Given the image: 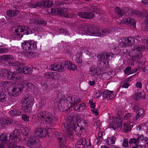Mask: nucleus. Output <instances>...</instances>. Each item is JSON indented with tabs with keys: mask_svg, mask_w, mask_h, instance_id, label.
Instances as JSON below:
<instances>
[{
	"mask_svg": "<svg viewBox=\"0 0 148 148\" xmlns=\"http://www.w3.org/2000/svg\"><path fill=\"white\" fill-rule=\"evenodd\" d=\"M77 31L81 34L95 36H103L111 32L110 29H104L101 31L93 26L81 25L77 26Z\"/></svg>",
	"mask_w": 148,
	"mask_h": 148,
	"instance_id": "nucleus-1",
	"label": "nucleus"
},
{
	"mask_svg": "<svg viewBox=\"0 0 148 148\" xmlns=\"http://www.w3.org/2000/svg\"><path fill=\"white\" fill-rule=\"evenodd\" d=\"M88 125L87 122L85 120L77 119V120H73L68 123L64 124L65 130L68 135H71L72 131L74 130L76 134L81 135L82 130L86 128Z\"/></svg>",
	"mask_w": 148,
	"mask_h": 148,
	"instance_id": "nucleus-2",
	"label": "nucleus"
},
{
	"mask_svg": "<svg viewBox=\"0 0 148 148\" xmlns=\"http://www.w3.org/2000/svg\"><path fill=\"white\" fill-rule=\"evenodd\" d=\"M38 117L42 121H45L47 125L51 126L55 125V117L51 113L42 111L38 114Z\"/></svg>",
	"mask_w": 148,
	"mask_h": 148,
	"instance_id": "nucleus-3",
	"label": "nucleus"
},
{
	"mask_svg": "<svg viewBox=\"0 0 148 148\" xmlns=\"http://www.w3.org/2000/svg\"><path fill=\"white\" fill-rule=\"evenodd\" d=\"M34 98L31 95H26L25 98L22 99L21 105L24 112H30L32 110V107Z\"/></svg>",
	"mask_w": 148,
	"mask_h": 148,
	"instance_id": "nucleus-4",
	"label": "nucleus"
},
{
	"mask_svg": "<svg viewBox=\"0 0 148 148\" xmlns=\"http://www.w3.org/2000/svg\"><path fill=\"white\" fill-rule=\"evenodd\" d=\"M12 30L16 37L22 38L23 35H28L33 33L31 29L27 26H19L13 27Z\"/></svg>",
	"mask_w": 148,
	"mask_h": 148,
	"instance_id": "nucleus-5",
	"label": "nucleus"
},
{
	"mask_svg": "<svg viewBox=\"0 0 148 148\" xmlns=\"http://www.w3.org/2000/svg\"><path fill=\"white\" fill-rule=\"evenodd\" d=\"M135 49V51H132V55H131V53L130 56L132 60L137 61L142 57V54L140 51L147 50V47L146 45L141 47L138 45L136 46Z\"/></svg>",
	"mask_w": 148,
	"mask_h": 148,
	"instance_id": "nucleus-6",
	"label": "nucleus"
},
{
	"mask_svg": "<svg viewBox=\"0 0 148 148\" xmlns=\"http://www.w3.org/2000/svg\"><path fill=\"white\" fill-rule=\"evenodd\" d=\"M25 81L16 83L13 86L11 92V95L15 97L20 95L25 87Z\"/></svg>",
	"mask_w": 148,
	"mask_h": 148,
	"instance_id": "nucleus-7",
	"label": "nucleus"
},
{
	"mask_svg": "<svg viewBox=\"0 0 148 148\" xmlns=\"http://www.w3.org/2000/svg\"><path fill=\"white\" fill-rule=\"evenodd\" d=\"M22 49L27 51L35 50L37 47L36 42L32 40L25 41L21 43Z\"/></svg>",
	"mask_w": 148,
	"mask_h": 148,
	"instance_id": "nucleus-8",
	"label": "nucleus"
},
{
	"mask_svg": "<svg viewBox=\"0 0 148 148\" xmlns=\"http://www.w3.org/2000/svg\"><path fill=\"white\" fill-rule=\"evenodd\" d=\"M122 121L120 117L116 118L112 117L110 120L109 127L114 130L117 128L121 129L122 126Z\"/></svg>",
	"mask_w": 148,
	"mask_h": 148,
	"instance_id": "nucleus-9",
	"label": "nucleus"
},
{
	"mask_svg": "<svg viewBox=\"0 0 148 148\" xmlns=\"http://www.w3.org/2000/svg\"><path fill=\"white\" fill-rule=\"evenodd\" d=\"M135 40V39L132 37L122 38H120L118 42L120 47H124L134 44Z\"/></svg>",
	"mask_w": 148,
	"mask_h": 148,
	"instance_id": "nucleus-10",
	"label": "nucleus"
},
{
	"mask_svg": "<svg viewBox=\"0 0 148 148\" xmlns=\"http://www.w3.org/2000/svg\"><path fill=\"white\" fill-rule=\"evenodd\" d=\"M134 110L135 112H136L137 114L135 117L133 118V120L136 121L138 119H142L144 115V110L140 108L139 105L137 104H136L134 106Z\"/></svg>",
	"mask_w": 148,
	"mask_h": 148,
	"instance_id": "nucleus-11",
	"label": "nucleus"
},
{
	"mask_svg": "<svg viewBox=\"0 0 148 148\" xmlns=\"http://www.w3.org/2000/svg\"><path fill=\"white\" fill-rule=\"evenodd\" d=\"M110 56L109 54H101L98 56V58L99 59L100 64H103L104 67L106 68H108L109 60L110 59Z\"/></svg>",
	"mask_w": 148,
	"mask_h": 148,
	"instance_id": "nucleus-12",
	"label": "nucleus"
},
{
	"mask_svg": "<svg viewBox=\"0 0 148 148\" xmlns=\"http://www.w3.org/2000/svg\"><path fill=\"white\" fill-rule=\"evenodd\" d=\"M30 23L32 24L43 26L46 25V23L45 21L37 14L33 15L32 18H30Z\"/></svg>",
	"mask_w": 148,
	"mask_h": 148,
	"instance_id": "nucleus-13",
	"label": "nucleus"
},
{
	"mask_svg": "<svg viewBox=\"0 0 148 148\" xmlns=\"http://www.w3.org/2000/svg\"><path fill=\"white\" fill-rule=\"evenodd\" d=\"M67 12V9L65 8L62 9L58 7L53 8L51 9V12L52 14H60L62 16H66L68 18L71 17V16L68 15H67L66 14H65Z\"/></svg>",
	"mask_w": 148,
	"mask_h": 148,
	"instance_id": "nucleus-14",
	"label": "nucleus"
},
{
	"mask_svg": "<svg viewBox=\"0 0 148 148\" xmlns=\"http://www.w3.org/2000/svg\"><path fill=\"white\" fill-rule=\"evenodd\" d=\"M49 69L52 71H56L61 72L65 70V67L63 66L62 64L56 63L52 64L49 66Z\"/></svg>",
	"mask_w": 148,
	"mask_h": 148,
	"instance_id": "nucleus-15",
	"label": "nucleus"
},
{
	"mask_svg": "<svg viewBox=\"0 0 148 148\" xmlns=\"http://www.w3.org/2000/svg\"><path fill=\"white\" fill-rule=\"evenodd\" d=\"M10 137H12V139L16 143H20L22 141L20 133L17 130L15 129L13 133L10 134Z\"/></svg>",
	"mask_w": 148,
	"mask_h": 148,
	"instance_id": "nucleus-16",
	"label": "nucleus"
},
{
	"mask_svg": "<svg viewBox=\"0 0 148 148\" xmlns=\"http://www.w3.org/2000/svg\"><path fill=\"white\" fill-rule=\"evenodd\" d=\"M34 134L39 138H42L47 136L48 134L46 129H43L41 127H38L36 129Z\"/></svg>",
	"mask_w": 148,
	"mask_h": 148,
	"instance_id": "nucleus-17",
	"label": "nucleus"
},
{
	"mask_svg": "<svg viewBox=\"0 0 148 148\" xmlns=\"http://www.w3.org/2000/svg\"><path fill=\"white\" fill-rule=\"evenodd\" d=\"M45 77L49 79L58 80L60 78V75L55 72H48L45 73L44 74Z\"/></svg>",
	"mask_w": 148,
	"mask_h": 148,
	"instance_id": "nucleus-18",
	"label": "nucleus"
},
{
	"mask_svg": "<svg viewBox=\"0 0 148 148\" xmlns=\"http://www.w3.org/2000/svg\"><path fill=\"white\" fill-rule=\"evenodd\" d=\"M12 65L14 66H17L19 68L18 70L20 72L24 74H26L27 66H24V64L20 63L19 62H16L12 63Z\"/></svg>",
	"mask_w": 148,
	"mask_h": 148,
	"instance_id": "nucleus-19",
	"label": "nucleus"
},
{
	"mask_svg": "<svg viewBox=\"0 0 148 148\" xmlns=\"http://www.w3.org/2000/svg\"><path fill=\"white\" fill-rule=\"evenodd\" d=\"M121 22L123 24H127L128 26H131L135 27V24L136 21L131 18H124L121 21Z\"/></svg>",
	"mask_w": 148,
	"mask_h": 148,
	"instance_id": "nucleus-20",
	"label": "nucleus"
},
{
	"mask_svg": "<svg viewBox=\"0 0 148 148\" xmlns=\"http://www.w3.org/2000/svg\"><path fill=\"white\" fill-rule=\"evenodd\" d=\"M146 96L145 92L142 90H138L133 95V98L135 100H137L138 99H145Z\"/></svg>",
	"mask_w": 148,
	"mask_h": 148,
	"instance_id": "nucleus-21",
	"label": "nucleus"
},
{
	"mask_svg": "<svg viewBox=\"0 0 148 148\" xmlns=\"http://www.w3.org/2000/svg\"><path fill=\"white\" fill-rule=\"evenodd\" d=\"M36 140V138L34 136H31L25 139L26 145L31 147L35 145Z\"/></svg>",
	"mask_w": 148,
	"mask_h": 148,
	"instance_id": "nucleus-22",
	"label": "nucleus"
},
{
	"mask_svg": "<svg viewBox=\"0 0 148 148\" xmlns=\"http://www.w3.org/2000/svg\"><path fill=\"white\" fill-rule=\"evenodd\" d=\"M103 93V97L106 98L108 100L112 99L114 96L112 91L106 90L104 91Z\"/></svg>",
	"mask_w": 148,
	"mask_h": 148,
	"instance_id": "nucleus-23",
	"label": "nucleus"
},
{
	"mask_svg": "<svg viewBox=\"0 0 148 148\" xmlns=\"http://www.w3.org/2000/svg\"><path fill=\"white\" fill-rule=\"evenodd\" d=\"M99 69L96 66H92L90 68L88 74L90 76H95L98 74V73L99 71Z\"/></svg>",
	"mask_w": 148,
	"mask_h": 148,
	"instance_id": "nucleus-24",
	"label": "nucleus"
},
{
	"mask_svg": "<svg viewBox=\"0 0 148 148\" xmlns=\"http://www.w3.org/2000/svg\"><path fill=\"white\" fill-rule=\"evenodd\" d=\"M64 64L65 67H66L67 66V69L70 71H75L77 69V66L71 63L70 62L65 61Z\"/></svg>",
	"mask_w": 148,
	"mask_h": 148,
	"instance_id": "nucleus-25",
	"label": "nucleus"
},
{
	"mask_svg": "<svg viewBox=\"0 0 148 148\" xmlns=\"http://www.w3.org/2000/svg\"><path fill=\"white\" fill-rule=\"evenodd\" d=\"M133 127V124L131 122L124 123L123 130L125 132H129L131 130Z\"/></svg>",
	"mask_w": 148,
	"mask_h": 148,
	"instance_id": "nucleus-26",
	"label": "nucleus"
},
{
	"mask_svg": "<svg viewBox=\"0 0 148 148\" xmlns=\"http://www.w3.org/2000/svg\"><path fill=\"white\" fill-rule=\"evenodd\" d=\"M86 144V139L85 138L79 139L76 144V146L78 148H83Z\"/></svg>",
	"mask_w": 148,
	"mask_h": 148,
	"instance_id": "nucleus-27",
	"label": "nucleus"
},
{
	"mask_svg": "<svg viewBox=\"0 0 148 148\" xmlns=\"http://www.w3.org/2000/svg\"><path fill=\"white\" fill-rule=\"evenodd\" d=\"M0 140L2 143L5 144L8 142L10 139L8 138V135L6 133L2 134L0 135Z\"/></svg>",
	"mask_w": 148,
	"mask_h": 148,
	"instance_id": "nucleus-28",
	"label": "nucleus"
},
{
	"mask_svg": "<svg viewBox=\"0 0 148 148\" xmlns=\"http://www.w3.org/2000/svg\"><path fill=\"white\" fill-rule=\"evenodd\" d=\"M55 134L56 137L58 139V140H59L60 143H64L65 139L62 134H60L59 132H56L55 133Z\"/></svg>",
	"mask_w": 148,
	"mask_h": 148,
	"instance_id": "nucleus-29",
	"label": "nucleus"
},
{
	"mask_svg": "<svg viewBox=\"0 0 148 148\" xmlns=\"http://www.w3.org/2000/svg\"><path fill=\"white\" fill-rule=\"evenodd\" d=\"M30 130V128L28 127H22L21 129L22 134L26 136H27L29 134Z\"/></svg>",
	"mask_w": 148,
	"mask_h": 148,
	"instance_id": "nucleus-30",
	"label": "nucleus"
},
{
	"mask_svg": "<svg viewBox=\"0 0 148 148\" xmlns=\"http://www.w3.org/2000/svg\"><path fill=\"white\" fill-rule=\"evenodd\" d=\"M14 77L13 78V80L14 81H18L21 80L22 79L23 76L21 75L20 73H15L14 75Z\"/></svg>",
	"mask_w": 148,
	"mask_h": 148,
	"instance_id": "nucleus-31",
	"label": "nucleus"
},
{
	"mask_svg": "<svg viewBox=\"0 0 148 148\" xmlns=\"http://www.w3.org/2000/svg\"><path fill=\"white\" fill-rule=\"evenodd\" d=\"M43 6L45 7L50 8L53 5L52 2L51 1H42Z\"/></svg>",
	"mask_w": 148,
	"mask_h": 148,
	"instance_id": "nucleus-32",
	"label": "nucleus"
},
{
	"mask_svg": "<svg viewBox=\"0 0 148 148\" xmlns=\"http://www.w3.org/2000/svg\"><path fill=\"white\" fill-rule=\"evenodd\" d=\"M18 13L17 10L13 11L12 10H8L7 12V15L9 16H16Z\"/></svg>",
	"mask_w": 148,
	"mask_h": 148,
	"instance_id": "nucleus-33",
	"label": "nucleus"
},
{
	"mask_svg": "<svg viewBox=\"0 0 148 148\" xmlns=\"http://www.w3.org/2000/svg\"><path fill=\"white\" fill-rule=\"evenodd\" d=\"M8 148H26L23 146L18 145L16 144L10 143L7 145Z\"/></svg>",
	"mask_w": 148,
	"mask_h": 148,
	"instance_id": "nucleus-34",
	"label": "nucleus"
},
{
	"mask_svg": "<svg viewBox=\"0 0 148 148\" xmlns=\"http://www.w3.org/2000/svg\"><path fill=\"white\" fill-rule=\"evenodd\" d=\"M86 107L85 104L84 103H82L81 104L76 106L74 108L75 110H78L79 111H81L85 109Z\"/></svg>",
	"mask_w": 148,
	"mask_h": 148,
	"instance_id": "nucleus-35",
	"label": "nucleus"
},
{
	"mask_svg": "<svg viewBox=\"0 0 148 148\" xmlns=\"http://www.w3.org/2000/svg\"><path fill=\"white\" fill-rule=\"evenodd\" d=\"M139 143V140L137 138H132L130 139L129 141L130 144H131L134 143L135 144V145L136 146L138 145Z\"/></svg>",
	"mask_w": 148,
	"mask_h": 148,
	"instance_id": "nucleus-36",
	"label": "nucleus"
},
{
	"mask_svg": "<svg viewBox=\"0 0 148 148\" xmlns=\"http://www.w3.org/2000/svg\"><path fill=\"white\" fill-rule=\"evenodd\" d=\"M7 97L6 95L3 92H0V102H4L6 101Z\"/></svg>",
	"mask_w": 148,
	"mask_h": 148,
	"instance_id": "nucleus-37",
	"label": "nucleus"
},
{
	"mask_svg": "<svg viewBox=\"0 0 148 148\" xmlns=\"http://www.w3.org/2000/svg\"><path fill=\"white\" fill-rule=\"evenodd\" d=\"M25 86L26 89L28 90H30L34 88V86L33 84L31 83L28 82L26 83L25 82Z\"/></svg>",
	"mask_w": 148,
	"mask_h": 148,
	"instance_id": "nucleus-38",
	"label": "nucleus"
},
{
	"mask_svg": "<svg viewBox=\"0 0 148 148\" xmlns=\"http://www.w3.org/2000/svg\"><path fill=\"white\" fill-rule=\"evenodd\" d=\"M137 139L138 140H140L142 141H144L145 142H147L148 140V138L146 137H144L143 134L139 135L138 136Z\"/></svg>",
	"mask_w": 148,
	"mask_h": 148,
	"instance_id": "nucleus-39",
	"label": "nucleus"
},
{
	"mask_svg": "<svg viewBox=\"0 0 148 148\" xmlns=\"http://www.w3.org/2000/svg\"><path fill=\"white\" fill-rule=\"evenodd\" d=\"M115 12L120 16H122L123 14L124 13L123 11H122L118 7H116L115 8Z\"/></svg>",
	"mask_w": 148,
	"mask_h": 148,
	"instance_id": "nucleus-40",
	"label": "nucleus"
},
{
	"mask_svg": "<svg viewBox=\"0 0 148 148\" xmlns=\"http://www.w3.org/2000/svg\"><path fill=\"white\" fill-rule=\"evenodd\" d=\"M135 13L136 14L142 17H148V14L145 11L142 13L138 11H137Z\"/></svg>",
	"mask_w": 148,
	"mask_h": 148,
	"instance_id": "nucleus-41",
	"label": "nucleus"
},
{
	"mask_svg": "<svg viewBox=\"0 0 148 148\" xmlns=\"http://www.w3.org/2000/svg\"><path fill=\"white\" fill-rule=\"evenodd\" d=\"M10 82L7 81L2 82L0 84L1 86H3L4 88L8 87L10 86Z\"/></svg>",
	"mask_w": 148,
	"mask_h": 148,
	"instance_id": "nucleus-42",
	"label": "nucleus"
},
{
	"mask_svg": "<svg viewBox=\"0 0 148 148\" xmlns=\"http://www.w3.org/2000/svg\"><path fill=\"white\" fill-rule=\"evenodd\" d=\"M67 101L70 103L71 106H73L75 105V102H74V101L73 98L71 97H69L67 99Z\"/></svg>",
	"mask_w": 148,
	"mask_h": 148,
	"instance_id": "nucleus-43",
	"label": "nucleus"
},
{
	"mask_svg": "<svg viewBox=\"0 0 148 148\" xmlns=\"http://www.w3.org/2000/svg\"><path fill=\"white\" fill-rule=\"evenodd\" d=\"M77 58H76V61L77 62L79 66H81L82 63V57L80 56L79 55H77Z\"/></svg>",
	"mask_w": 148,
	"mask_h": 148,
	"instance_id": "nucleus-44",
	"label": "nucleus"
},
{
	"mask_svg": "<svg viewBox=\"0 0 148 148\" xmlns=\"http://www.w3.org/2000/svg\"><path fill=\"white\" fill-rule=\"evenodd\" d=\"M15 73H12L10 71H8L7 74L8 79L9 80H13V78L14 77V75Z\"/></svg>",
	"mask_w": 148,
	"mask_h": 148,
	"instance_id": "nucleus-45",
	"label": "nucleus"
},
{
	"mask_svg": "<svg viewBox=\"0 0 148 148\" xmlns=\"http://www.w3.org/2000/svg\"><path fill=\"white\" fill-rule=\"evenodd\" d=\"M42 28L41 27H35L33 29V33L36 34H37L38 33H40L42 31Z\"/></svg>",
	"mask_w": 148,
	"mask_h": 148,
	"instance_id": "nucleus-46",
	"label": "nucleus"
},
{
	"mask_svg": "<svg viewBox=\"0 0 148 148\" xmlns=\"http://www.w3.org/2000/svg\"><path fill=\"white\" fill-rule=\"evenodd\" d=\"M8 73V71L6 69H3L0 71V74L2 77L5 76Z\"/></svg>",
	"mask_w": 148,
	"mask_h": 148,
	"instance_id": "nucleus-47",
	"label": "nucleus"
},
{
	"mask_svg": "<svg viewBox=\"0 0 148 148\" xmlns=\"http://www.w3.org/2000/svg\"><path fill=\"white\" fill-rule=\"evenodd\" d=\"M125 73L127 75H130L132 74L131 68L129 67L126 68L124 70Z\"/></svg>",
	"mask_w": 148,
	"mask_h": 148,
	"instance_id": "nucleus-48",
	"label": "nucleus"
},
{
	"mask_svg": "<svg viewBox=\"0 0 148 148\" xmlns=\"http://www.w3.org/2000/svg\"><path fill=\"white\" fill-rule=\"evenodd\" d=\"M133 114L130 113H126L124 115V120H127L130 119V118L133 116Z\"/></svg>",
	"mask_w": 148,
	"mask_h": 148,
	"instance_id": "nucleus-49",
	"label": "nucleus"
},
{
	"mask_svg": "<svg viewBox=\"0 0 148 148\" xmlns=\"http://www.w3.org/2000/svg\"><path fill=\"white\" fill-rule=\"evenodd\" d=\"M86 14H88V13H86V12H79L78 13V16L81 18H86Z\"/></svg>",
	"mask_w": 148,
	"mask_h": 148,
	"instance_id": "nucleus-50",
	"label": "nucleus"
},
{
	"mask_svg": "<svg viewBox=\"0 0 148 148\" xmlns=\"http://www.w3.org/2000/svg\"><path fill=\"white\" fill-rule=\"evenodd\" d=\"M5 118H1L0 119V127L3 128L4 125H5Z\"/></svg>",
	"mask_w": 148,
	"mask_h": 148,
	"instance_id": "nucleus-51",
	"label": "nucleus"
},
{
	"mask_svg": "<svg viewBox=\"0 0 148 148\" xmlns=\"http://www.w3.org/2000/svg\"><path fill=\"white\" fill-rule=\"evenodd\" d=\"M86 13H88V14H86V18H92L94 16V14L92 12H86Z\"/></svg>",
	"mask_w": 148,
	"mask_h": 148,
	"instance_id": "nucleus-52",
	"label": "nucleus"
},
{
	"mask_svg": "<svg viewBox=\"0 0 148 148\" xmlns=\"http://www.w3.org/2000/svg\"><path fill=\"white\" fill-rule=\"evenodd\" d=\"M8 51V49L6 47L0 48V54L6 53Z\"/></svg>",
	"mask_w": 148,
	"mask_h": 148,
	"instance_id": "nucleus-53",
	"label": "nucleus"
},
{
	"mask_svg": "<svg viewBox=\"0 0 148 148\" xmlns=\"http://www.w3.org/2000/svg\"><path fill=\"white\" fill-rule=\"evenodd\" d=\"M22 119L25 121H29V117L25 114H23L22 116Z\"/></svg>",
	"mask_w": 148,
	"mask_h": 148,
	"instance_id": "nucleus-54",
	"label": "nucleus"
},
{
	"mask_svg": "<svg viewBox=\"0 0 148 148\" xmlns=\"http://www.w3.org/2000/svg\"><path fill=\"white\" fill-rule=\"evenodd\" d=\"M128 140L127 139L125 138L123 140V146L124 147H127L128 146Z\"/></svg>",
	"mask_w": 148,
	"mask_h": 148,
	"instance_id": "nucleus-55",
	"label": "nucleus"
},
{
	"mask_svg": "<svg viewBox=\"0 0 148 148\" xmlns=\"http://www.w3.org/2000/svg\"><path fill=\"white\" fill-rule=\"evenodd\" d=\"M6 61V55H2L0 56V61L2 62Z\"/></svg>",
	"mask_w": 148,
	"mask_h": 148,
	"instance_id": "nucleus-56",
	"label": "nucleus"
},
{
	"mask_svg": "<svg viewBox=\"0 0 148 148\" xmlns=\"http://www.w3.org/2000/svg\"><path fill=\"white\" fill-rule=\"evenodd\" d=\"M74 98V101L75 102V105L77 103H79L81 101L80 99L78 97H75Z\"/></svg>",
	"mask_w": 148,
	"mask_h": 148,
	"instance_id": "nucleus-57",
	"label": "nucleus"
},
{
	"mask_svg": "<svg viewBox=\"0 0 148 148\" xmlns=\"http://www.w3.org/2000/svg\"><path fill=\"white\" fill-rule=\"evenodd\" d=\"M108 139L110 141L111 144H114L115 143L116 140V138L115 137H110L108 138Z\"/></svg>",
	"mask_w": 148,
	"mask_h": 148,
	"instance_id": "nucleus-58",
	"label": "nucleus"
},
{
	"mask_svg": "<svg viewBox=\"0 0 148 148\" xmlns=\"http://www.w3.org/2000/svg\"><path fill=\"white\" fill-rule=\"evenodd\" d=\"M93 100H91L89 101V103L90 105V106L91 109L95 108V104L93 102Z\"/></svg>",
	"mask_w": 148,
	"mask_h": 148,
	"instance_id": "nucleus-59",
	"label": "nucleus"
},
{
	"mask_svg": "<svg viewBox=\"0 0 148 148\" xmlns=\"http://www.w3.org/2000/svg\"><path fill=\"white\" fill-rule=\"evenodd\" d=\"M6 61L11 60L14 58V57L11 55H6Z\"/></svg>",
	"mask_w": 148,
	"mask_h": 148,
	"instance_id": "nucleus-60",
	"label": "nucleus"
},
{
	"mask_svg": "<svg viewBox=\"0 0 148 148\" xmlns=\"http://www.w3.org/2000/svg\"><path fill=\"white\" fill-rule=\"evenodd\" d=\"M102 92L100 91H98L96 93L94 97L95 98H97L101 96Z\"/></svg>",
	"mask_w": 148,
	"mask_h": 148,
	"instance_id": "nucleus-61",
	"label": "nucleus"
},
{
	"mask_svg": "<svg viewBox=\"0 0 148 148\" xmlns=\"http://www.w3.org/2000/svg\"><path fill=\"white\" fill-rule=\"evenodd\" d=\"M5 125H7L8 124H11L13 121L12 119H5Z\"/></svg>",
	"mask_w": 148,
	"mask_h": 148,
	"instance_id": "nucleus-62",
	"label": "nucleus"
},
{
	"mask_svg": "<svg viewBox=\"0 0 148 148\" xmlns=\"http://www.w3.org/2000/svg\"><path fill=\"white\" fill-rule=\"evenodd\" d=\"M133 79L132 77H128L126 80L123 81V83H125L126 82L127 83H129Z\"/></svg>",
	"mask_w": 148,
	"mask_h": 148,
	"instance_id": "nucleus-63",
	"label": "nucleus"
},
{
	"mask_svg": "<svg viewBox=\"0 0 148 148\" xmlns=\"http://www.w3.org/2000/svg\"><path fill=\"white\" fill-rule=\"evenodd\" d=\"M142 42L145 45H148V37L145 38L143 39Z\"/></svg>",
	"mask_w": 148,
	"mask_h": 148,
	"instance_id": "nucleus-64",
	"label": "nucleus"
}]
</instances>
